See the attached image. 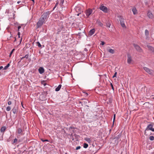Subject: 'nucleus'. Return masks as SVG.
Here are the masks:
<instances>
[{
  "label": "nucleus",
  "mask_w": 154,
  "mask_h": 154,
  "mask_svg": "<svg viewBox=\"0 0 154 154\" xmlns=\"http://www.w3.org/2000/svg\"><path fill=\"white\" fill-rule=\"evenodd\" d=\"M51 13V12L49 11L43 13L36 23V29L41 28L44 24L45 23L46 20L48 17Z\"/></svg>",
  "instance_id": "1"
},
{
  "label": "nucleus",
  "mask_w": 154,
  "mask_h": 154,
  "mask_svg": "<svg viewBox=\"0 0 154 154\" xmlns=\"http://www.w3.org/2000/svg\"><path fill=\"white\" fill-rule=\"evenodd\" d=\"M153 125L152 124H150L148 125L146 128L144 134L146 136H148L149 134L147 133V131L149 130H151L152 131H154V128H153Z\"/></svg>",
  "instance_id": "2"
},
{
  "label": "nucleus",
  "mask_w": 154,
  "mask_h": 154,
  "mask_svg": "<svg viewBox=\"0 0 154 154\" xmlns=\"http://www.w3.org/2000/svg\"><path fill=\"white\" fill-rule=\"evenodd\" d=\"M93 13V10L92 9L88 8L86 10L85 12L86 16L87 17H88Z\"/></svg>",
  "instance_id": "3"
},
{
  "label": "nucleus",
  "mask_w": 154,
  "mask_h": 154,
  "mask_svg": "<svg viewBox=\"0 0 154 154\" xmlns=\"http://www.w3.org/2000/svg\"><path fill=\"white\" fill-rule=\"evenodd\" d=\"M16 133L19 134V136L23 134V128L20 127L17 128Z\"/></svg>",
  "instance_id": "4"
},
{
  "label": "nucleus",
  "mask_w": 154,
  "mask_h": 154,
  "mask_svg": "<svg viewBox=\"0 0 154 154\" xmlns=\"http://www.w3.org/2000/svg\"><path fill=\"white\" fill-rule=\"evenodd\" d=\"M120 24L122 27L123 28L126 27V26L125 24V21L124 18L122 16L119 17Z\"/></svg>",
  "instance_id": "5"
},
{
  "label": "nucleus",
  "mask_w": 154,
  "mask_h": 154,
  "mask_svg": "<svg viewBox=\"0 0 154 154\" xmlns=\"http://www.w3.org/2000/svg\"><path fill=\"white\" fill-rule=\"evenodd\" d=\"M133 45L137 51L139 52H142V49L138 45L135 44H133Z\"/></svg>",
  "instance_id": "6"
},
{
  "label": "nucleus",
  "mask_w": 154,
  "mask_h": 154,
  "mask_svg": "<svg viewBox=\"0 0 154 154\" xmlns=\"http://www.w3.org/2000/svg\"><path fill=\"white\" fill-rule=\"evenodd\" d=\"M143 69L149 74L151 75L153 73V71L147 67H144Z\"/></svg>",
  "instance_id": "7"
},
{
  "label": "nucleus",
  "mask_w": 154,
  "mask_h": 154,
  "mask_svg": "<svg viewBox=\"0 0 154 154\" xmlns=\"http://www.w3.org/2000/svg\"><path fill=\"white\" fill-rule=\"evenodd\" d=\"M99 8L104 12L107 13V8L106 6L101 5Z\"/></svg>",
  "instance_id": "8"
},
{
  "label": "nucleus",
  "mask_w": 154,
  "mask_h": 154,
  "mask_svg": "<svg viewBox=\"0 0 154 154\" xmlns=\"http://www.w3.org/2000/svg\"><path fill=\"white\" fill-rule=\"evenodd\" d=\"M71 129H72L73 130H72V131L73 133H75L76 132V131L75 130V129H77V128H75L72 126H71L69 128H66V129L67 130H69V131Z\"/></svg>",
  "instance_id": "9"
},
{
  "label": "nucleus",
  "mask_w": 154,
  "mask_h": 154,
  "mask_svg": "<svg viewBox=\"0 0 154 154\" xmlns=\"http://www.w3.org/2000/svg\"><path fill=\"white\" fill-rule=\"evenodd\" d=\"M132 59L131 56L129 55H128L127 56V63L129 64H130L131 62L132 61Z\"/></svg>",
  "instance_id": "10"
},
{
  "label": "nucleus",
  "mask_w": 154,
  "mask_h": 154,
  "mask_svg": "<svg viewBox=\"0 0 154 154\" xmlns=\"http://www.w3.org/2000/svg\"><path fill=\"white\" fill-rule=\"evenodd\" d=\"M11 111H12L13 112L14 114H17L18 112V109L17 107H14L12 109Z\"/></svg>",
  "instance_id": "11"
},
{
  "label": "nucleus",
  "mask_w": 154,
  "mask_h": 154,
  "mask_svg": "<svg viewBox=\"0 0 154 154\" xmlns=\"http://www.w3.org/2000/svg\"><path fill=\"white\" fill-rule=\"evenodd\" d=\"M145 34L146 36V39H147L149 38V32L147 29H146L145 31Z\"/></svg>",
  "instance_id": "12"
},
{
  "label": "nucleus",
  "mask_w": 154,
  "mask_h": 154,
  "mask_svg": "<svg viewBox=\"0 0 154 154\" xmlns=\"http://www.w3.org/2000/svg\"><path fill=\"white\" fill-rule=\"evenodd\" d=\"M38 71L41 74L45 72L44 69L43 67H40L38 69Z\"/></svg>",
  "instance_id": "13"
},
{
  "label": "nucleus",
  "mask_w": 154,
  "mask_h": 154,
  "mask_svg": "<svg viewBox=\"0 0 154 154\" xmlns=\"http://www.w3.org/2000/svg\"><path fill=\"white\" fill-rule=\"evenodd\" d=\"M105 24L106 26L107 27L110 28V27L111 23L110 22L109 20H106L105 22Z\"/></svg>",
  "instance_id": "14"
},
{
  "label": "nucleus",
  "mask_w": 154,
  "mask_h": 154,
  "mask_svg": "<svg viewBox=\"0 0 154 154\" xmlns=\"http://www.w3.org/2000/svg\"><path fill=\"white\" fill-rule=\"evenodd\" d=\"M7 128L6 126H2L0 129V131L2 133L3 135L4 134V132L5 131Z\"/></svg>",
  "instance_id": "15"
},
{
  "label": "nucleus",
  "mask_w": 154,
  "mask_h": 154,
  "mask_svg": "<svg viewBox=\"0 0 154 154\" xmlns=\"http://www.w3.org/2000/svg\"><path fill=\"white\" fill-rule=\"evenodd\" d=\"M95 32V29H93L90 30L89 32V34L90 35H92Z\"/></svg>",
  "instance_id": "16"
},
{
  "label": "nucleus",
  "mask_w": 154,
  "mask_h": 154,
  "mask_svg": "<svg viewBox=\"0 0 154 154\" xmlns=\"http://www.w3.org/2000/svg\"><path fill=\"white\" fill-rule=\"evenodd\" d=\"M132 11L134 15H135L137 13V10L135 8H133L132 9Z\"/></svg>",
  "instance_id": "17"
},
{
  "label": "nucleus",
  "mask_w": 154,
  "mask_h": 154,
  "mask_svg": "<svg viewBox=\"0 0 154 154\" xmlns=\"http://www.w3.org/2000/svg\"><path fill=\"white\" fill-rule=\"evenodd\" d=\"M62 86V85L61 84H60L55 89V91H59L60 89L61 88V87Z\"/></svg>",
  "instance_id": "18"
},
{
  "label": "nucleus",
  "mask_w": 154,
  "mask_h": 154,
  "mask_svg": "<svg viewBox=\"0 0 154 154\" xmlns=\"http://www.w3.org/2000/svg\"><path fill=\"white\" fill-rule=\"evenodd\" d=\"M147 47H148L149 50L152 51L153 52L154 51V48L152 46L150 45H147Z\"/></svg>",
  "instance_id": "19"
},
{
  "label": "nucleus",
  "mask_w": 154,
  "mask_h": 154,
  "mask_svg": "<svg viewBox=\"0 0 154 154\" xmlns=\"http://www.w3.org/2000/svg\"><path fill=\"white\" fill-rule=\"evenodd\" d=\"M84 140L87 141L88 143H90L91 142V139L88 137H85Z\"/></svg>",
  "instance_id": "20"
},
{
  "label": "nucleus",
  "mask_w": 154,
  "mask_h": 154,
  "mask_svg": "<svg viewBox=\"0 0 154 154\" xmlns=\"http://www.w3.org/2000/svg\"><path fill=\"white\" fill-rule=\"evenodd\" d=\"M147 16L149 18H151L152 17L153 15L152 13L149 12L147 13Z\"/></svg>",
  "instance_id": "21"
},
{
  "label": "nucleus",
  "mask_w": 154,
  "mask_h": 154,
  "mask_svg": "<svg viewBox=\"0 0 154 154\" xmlns=\"http://www.w3.org/2000/svg\"><path fill=\"white\" fill-rule=\"evenodd\" d=\"M14 39L13 41L14 42H15L16 41V38L15 37H13L12 36H11L9 38V40L13 41V39Z\"/></svg>",
  "instance_id": "22"
},
{
  "label": "nucleus",
  "mask_w": 154,
  "mask_h": 154,
  "mask_svg": "<svg viewBox=\"0 0 154 154\" xmlns=\"http://www.w3.org/2000/svg\"><path fill=\"white\" fill-rule=\"evenodd\" d=\"M97 23L98 24V25L102 27L103 25V23H102L101 22L100 20L97 21Z\"/></svg>",
  "instance_id": "23"
},
{
  "label": "nucleus",
  "mask_w": 154,
  "mask_h": 154,
  "mask_svg": "<svg viewBox=\"0 0 154 154\" xmlns=\"http://www.w3.org/2000/svg\"><path fill=\"white\" fill-rule=\"evenodd\" d=\"M10 63H8L7 65L5 66L3 69L4 70H6L8 69V68L10 66Z\"/></svg>",
  "instance_id": "24"
},
{
  "label": "nucleus",
  "mask_w": 154,
  "mask_h": 154,
  "mask_svg": "<svg viewBox=\"0 0 154 154\" xmlns=\"http://www.w3.org/2000/svg\"><path fill=\"white\" fill-rule=\"evenodd\" d=\"M108 51L112 54H113L114 53V50L112 49H109V50H108Z\"/></svg>",
  "instance_id": "25"
},
{
  "label": "nucleus",
  "mask_w": 154,
  "mask_h": 154,
  "mask_svg": "<svg viewBox=\"0 0 154 154\" xmlns=\"http://www.w3.org/2000/svg\"><path fill=\"white\" fill-rule=\"evenodd\" d=\"M88 147V144L86 143H85L83 144V147L84 148H87Z\"/></svg>",
  "instance_id": "26"
},
{
  "label": "nucleus",
  "mask_w": 154,
  "mask_h": 154,
  "mask_svg": "<svg viewBox=\"0 0 154 154\" xmlns=\"http://www.w3.org/2000/svg\"><path fill=\"white\" fill-rule=\"evenodd\" d=\"M149 139L150 140L152 141L154 140V137L153 136H150L149 137Z\"/></svg>",
  "instance_id": "27"
},
{
  "label": "nucleus",
  "mask_w": 154,
  "mask_h": 154,
  "mask_svg": "<svg viewBox=\"0 0 154 154\" xmlns=\"http://www.w3.org/2000/svg\"><path fill=\"white\" fill-rule=\"evenodd\" d=\"M11 109V107L10 106H8L7 107L6 110L7 111H10Z\"/></svg>",
  "instance_id": "28"
},
{
  "label": "nucleus",
  "mask_w": 154,
  "mask_h": 154,
  "mask_svg": "<svg viewBox=\"0 0 154 154\" xmlns=\"http://www.w3.org/2000/svg\"><path fill=\"white\" fill-rule=\"evenodd\" d=\"M15 51V49H13L12 51H11L10 54V55H9V57H11V55H12V53H13V52L14 51Z\"/></svg>",
  "instance_id": "29"
},
{
  "label": "nucleus",
  "mask_w": 154,
  "mask_h": 154,
  "mask_svg": "<svg viewBox=\"0 0 154 154\" xmlns=\"http://www.w3.org/2000/svg\"><path fill=\"white\" fill-rule=\"evenodd\" d=\"M29 55L28 54H26L24 57V58H25L26 59H28Z\"/></svg>",
  "instance_id": "30"
},
{
  "label": "nucleus",
  "mask_w": 154,
  "mask_h": 154,
  "mask_svg": "<svg viewBox=\"0 0 154 154\" xmlns=\"http://www.w3.org/2000/svg\"><path fill=\"white\" fill-rule=\"evenodd\" d=\"M85 100L83 101V103H84V104H87L88 103L89 101L85 99Z\"/></svg>",
  "instance_id": "31"
},
{
  "label": "nucleus",
  "mask_w": 154,
  "mask_h": 154,
  "mask_svg": "<svg viewBox=\"0 0 154 154\" xmlns=\"http://www.w3.org/2000/svg\"><path fill=\"white\" fill-rule=\"evenodd\" d=\"M3 134L2 135L0 134V140H3Z\"/></svg>",
  "instance_id": "32"
},
{
  "label": "nucleus",
  "mask_w": 154,
  "mask_h": 154,
  "mask_svg": "<svg viewBox=\"0 0 154 154\" xmlns=\"http://www.w3.org/2000/svg\"><path fill=\"white\" fill-rule=\"evenodd\" d=\"M36 43L37 45L39 47H41V45L39 42H37Z\"/></svg>",
  "instance_id": "33"
},
{
  "label": "nucleus",
  "mask_w": 154,
  "mask_h": 154,
  "mask_svg": "<svg viewBox=\"0 0 154 154\" xmlns=\"http://www.w3.org/2000/svg\"><path fill=\"white\" fill-rule=\"evenodd\" d=\"M17 138H15L14 139L13 142L12 143L13 144H14L15 143H16L17 142Z\"/></svg>",
  "instance_id": "34"
},
{
  "label": "nucleus",
  "mask_w": 154,
  "mask_h": 154,
  "mask_svg": "<svg viewBox=\"0 0 154 154\" xmlns=\"http://www.w3.org/2000/svg\"><path fill=\"white\" fill-rule=\"evenodd\" d=\"M117 74V72H115V74H114V75L113 76V77H112V78H114V77H116V74Z\"/></svg>",
  "instance_id": "35"
},
{
  "label": "nucleus",
  "mask_w": 154,
  "mask_h": 154,
  "mask_svg": "<svg viewBox=\"0 0 154 154\" xmlns=\"http://www.w3.org/2000/svg\"><path fill=\"white\" fill-rule=\"evenodd\" d=\"M115 119H116V116H115V114L113 116V125H114V121H115Z\"/></svg>",
  "instance_id": "36"
},
{
  "label": "nucleus",
  "mask_w": 154,
  "mask_h": 154,
  "mask_svg": "<svg viewBox=\"0 0 154 154\" xmlns=\"http://www.w3.org/2000/svg\"><path fill=\"white\" fill-rule=\"evenodd\" d=\"M41 140L42 142H45V141L48 142V141H49L48 140H47V139H46V140H43L42 139H41Z\"/></svg>",
  "instance_id": "37"
},
{
  "label": "nucleus",
  "mask_w": 154,
  "mask_h": 154,
  "mask_svg": "<svg viewBox=\"0 0 154 154\" xmlns=\"http://www.w3.org/2000/svg\"><path fill=\"white\" fill-rule=\"evenodd\" d=\"M80 148H81V146H78L76 147V150H78V149H80Z\"/></svg>",
  "instance_id": "38"
},
{
  "label": "nucleus",
  "mask_w": 154,
  "mask_h": 154,
  "mask_svg": "<svg viewBox=\"0 0 154 154\" xmlns=\"http://www.w3.org/2000/svg\"><path fill=\"white\" fill-rule=\"evenodd\" d=\"M64 2V0H61V2H60V4L61 5H63V4Z\"/></svg>",
  "instance_id": "39"
},
{
  "label": "nucleus",
  "mask_w": 154,
  "mask_h": 154,
  "mask_svg": "<svg viewBox=\"0 0 154 154\" xmlns=\"http://www.w3.org/2000/svg\"><path fill=\"white\" fill-rule=\"evenodd\" d=\"M105 44V42L103 41H101V43L100 44L101 45H103Z\"/></svg>",
  "instance_id": "40"
},
{
  "label": "nucleus",
  "mask_w": 154,
  "mask_h": 154,
  "mask_svg": "<svg viewBox=\"0 0 154 154\" xmlns=\"http://www.w3.org/2000/svg\"><path fill=\"white\" fill-rule=\"evenodd\" d=\"M8 104L9 105H10L11 104V101H9L8 103Z\"/></svg>",
  "instance_id": "41"
},
{
  "label": "nucleus",
  "mask_w": 154,
  "mask_h": 154,
  "mask_svg": "<svg viewBox=\"0 0 154 154\" xmlns=\"http://www.w3.org/2000/svg\"><path fill=\"white\" fill-rule=\"evenodd\" d=\"M21 28V26H19L18 27V31H19V30H20V28Z\"/></svg>",
  "instance_id": "42"
},
{
  "label": "nucleus",
  "mask_w": 154,
  "mask_h": 154,
  "mask_svg": "<svg viewBox=\"0 0 154 154\" xmlns=\"http://www.w3.org/2000/svg\"><path fill=\"white\" fill-rule=\"evenodd\" d=\"M110 85H111V86L112 88V89H113V90H114V89H113V86L112 84V83H110Z\"/></svg>",
  "instance_id": "43"
},
{
  "label": "nucleus",
  "mask_w": 154,
  "mask_h": 154,
  "mask_svg": "<svg viewBox=\"0 0 154 154\" xmlns=\"http://www.w3.org/2000/svg\"><path fill=\"white\" fill-rule=\"evenodd\" d=\"M58 2H57L55 4V5L54 6H55V7H56L58 5Z\"/></svg>",
  "instance_id": "44"
},
{
  "label": "nucleus",
  "mask_w": 154,
  "mask_h": 154,
  "mask_svg": "<svg viewBox=\"0 0 154 154\" xmlns=\"http://www.w3.org/2000/svg\"><path fill=\"white\" fill-rule=\"evenodd\" d=\"M20 33L19 32H18V36H20Z\"/></svg>",
  "instance_id": "45"
},
{
  "label": "nucleus",
  "mask_w": 154,
  "mask_h": 154,
  "mask_svg": "<svg viewBox=\"0 0 154 154\" xmlns=\"http://www.w3.org/2000/svg\"><path fill=\"white\" fill-rule=\"evenodd\" d=\"M3 68V67L2 66H0V70L2 69Z\"/></svg>",
  "instance_id": "46"
},
{
  "label": "nucleus",
  "mask_w": 154,
  "mask_h": 154,
  "mask_svg": "<svg viewBox=\"0 0 154 154\" xmlns=\"http://www.w3.org/2000/svg\"><path fill=\"white\" fill-rule=\"evenodd\" d=\"M24 58V57H23L21 58L20 60H22V59H23Z\"/></svg>",
  "instance_id": "47"
},
{
  "label": "nucleus",
  "mask_w": 154,
  "mask_h": 154,
  "mask_svg": "<svg viewBox=\"0 0 154 154\" xmlns=\"http://www.w3.org/2000/svg\"><path fill=\"white\" fill-rule=\"evenodd\" d=\"M20 2H21V1H18L17 2V3L18 4H19Z\"/></svg>",
  "instance_id": "48"
},
{
  "label": "nucleus",
  "mask_w": 154,
  "mask_h": 154,
  "mask_svg": "<svg viewBox=\"0 0 154 154\" xmlns=\"http://www.w3.org/2000/svg\"><path fill=\"white\" fill-rule=\"evenodd\" d=\"M145 4L146 5H147L148 4V3H147V2H145Z\"/></svg>",
  "instance_id": "49"
},
{
  "label": "nucleus",
  "mask_w": 154,
  "mask_h": 154,
  "mask_svg": "<svg viewBox=\"0 0 154 154\" xmlns=\"http://www.w3.org/2000/svg\"><path fill=\"white\" fill-rule=\"evenodd\" d=\"M42 84H43L44 86H45V85H46V83H42Z\"/></svg>",
  "instance_id": "50"
},
{
  "label": "nucleus",
  "mask_w": 154,
  "mask_h": 154,
  "mask_svg": "<svg viewBox=\"0 0 154 154\" xmlns=\"http://www.w3.org/2000/svg\"><path fill=\"white\" fill-rule=\"evenodd\" d=\"M56 7H55V6H54L53 8V10H54L55 9V8H56Z\"/></svg>",
  "instance_id": "51"
},
{
  "label": "nucleus",
  "mask_w": 154,
  "mask_h": 154,
  "mask_svg": "<svg viewBox=\"0 0 154 154\" xmlns=\"http://www.w3.org/2000/svg\"><path fill=\"white\" fill-rule=\"evenodd\" d=\"M103 75H104L106 77V74H104Z\"/></svg>",
  "instance_id": "52"
},
{
  "label": "nucleus",
  "mask_w": 154,
  "mask_h": 154,
  "mask_svg": "<svg viewBox=\"0 0 154 154\" xmlns=\"http://www.w3.org/2000/svg\"><path fill=\"white\" fill-rule=\"evenodd\" d=\"M76 134H74V135H73V136H75V137H76Z\"/></svg>",
  "instance_id": "53"
},
{
  "label": "nucleus",
  "mask_w": 154,
  "mask_h": 154,
  "mask_svg": "<svg viewBox=\"0 0 154 154\" xmlns=\"http://www.w3.org/2000/svg\"><path fill=\"white\" fill-rule=\"evenodd\" d=\"M73 136V134H71V136Z\"/></svg>",
  "instance_id": "54"
},
{
  "label": "nucleus",
  "mask_w": 154,
  "mask_h": 154,
  "mask_svg": "<svg viewBox=\"0 0 154 154\" xmlns=\"http://www.w3.org/2000/svg\"><path fill=\"white\" fill-rule=\"evenodd\" d=\"M32 1L33 2V3H34V0H32Z\"/></svg>",
  "instance_id": "55"
},
{
  "label": "nucleus",
  "mask_w": 154,
  "mask_h": 154,
  "mask_svg": "<svg viewBox=\"0 0 154 154\" xmlns=\"http://www.w3.org/2000/svg\"><path fill=\"white\" fill-rule=\"evenodd\" d=\"M22 40V38H21L20 39V42H21Z\"/></svg>",
  "instance_id": "56"
},
{
  "label": "nucleus",
  "mask_w": 154,
  "mask_h": 154,
  "mask_svg": "<svg viewBox=\"0 0 154 154\" xmlns=\"http://www.w3.org/2000/svg\"><path fill=\"white\" fill-rule=\"evenodd\" d=\"M30 58L29 59V61H30Z\"/></svg>",
  "instance_id": "57"
},
{
  "label": "nucleus",
  "mask_w": 154,
  "mask_h": 154,
  "mask_svg": "<svg viewBox=\"0 0 154 154\" xmlns=\"http://www.w3.org/2000/svg\"><path fill=\"white\" fill-rule=\"evenodd\" d=\"M79 13L78 14H77V16H79Z\"/></svg>",
  "instance_id": "58"
},
{
  "label": "nucleus",
  "mask_w": 154,
  "mask_h": 154,
  "mask_svg": "<svg viewBox=\"0 0 154 154\" xmlns=\"http://www.w3.org/2000/svg\"><path fill=\"white\" fill-rule=\"evenodd\" d=\"M21 104H22V107L23 108V105H22V103H21Z\"/></svg>",
  "instance_id": "59"
},
{
  "label": "nucleus",
  "mask_w": 154,
  "mask_h": 154,
  "mask_svg": "<svg viewBox=\"0 0 154 154\" xmlns=\"http://www.w3.org/2000/svg\"><path fill=\"white\" fill-rule=\"evenodd\" d=\"M18 136H18V135H17V138H18Z\"/></svg>",
  "instance_id": "60"
},
{
  "label": "nucleus",
  "mask_w": 154,
  "mask_h": 154,
  "mask_svg": "<svg viewBox=\"0 0 154 154\" xmlns=\"http://www.w3.org/2000/svg\"><path fill=\"white\" fill-rule=\"evenodd\" d=\"M72 140H74V138H72Z\"/></svg>",
  "instance_id": "61"
},
{
  "label": "nucleus",
  "mask_w": 154,
  "mask_h": 154,
  "mask_svg": "<svg viewBox=\"0 0 154 154\" xmlns=\"http://www.w3.org/2000/svg\"><path fill=\"white\" fill-rule=\"evenodd\" d=\"M18 37L20 38V36H18Z\"/></svg>",
  "instance_id": "62"
},
{
  "label": "nucleus",
  "mask_w": 154,
  "mask_h": 154,
  "mask_svg": "<svg viewBox=\"0 0 154 154\" xmlns=\"http://www.w3.org/2000/svg\"><path fill=\"white\" fill-rule=\"evenodd\" d=\"M86 94H87V95H88L87 93H86Z\"/></svg>",
  "instance_id": "63"
},
{
  "label": "nucleus",
  "mask_w": 154,
  "mask_h": 154,
  "mask_svg": "<svg viewBox=\"0 0 154 154\" xmlns=\"http://www.w3.org/2000/svg\"><path fill=\"white\" fill-rule=\"evenodd\" d=\"M86 106H87V107H88V106L87 105H86Z\"/></svg>",
  "instance_id": "64"
}]
</instances>
